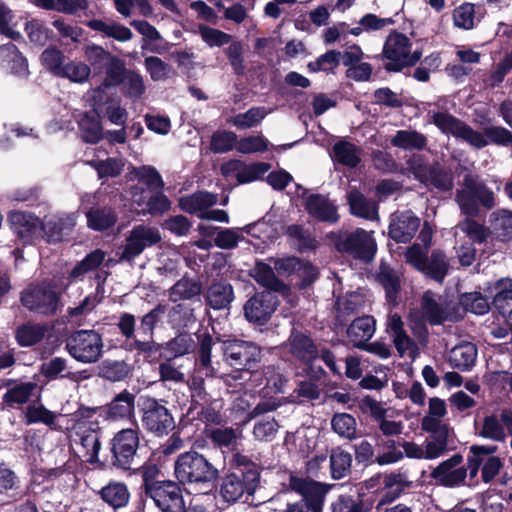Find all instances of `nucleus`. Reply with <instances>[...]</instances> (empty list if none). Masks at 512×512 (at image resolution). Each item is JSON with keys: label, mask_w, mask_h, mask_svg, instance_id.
<instances>
[{"label": "nucleus", "mask_w": 512, "mask_h": 512, "mask_svg": "<svg viewBox=\"0 0 512 512\" xmlns=\"http://www.w3.org/2000/svg\"><path fill=\"white\" fill-rule=\"evenodd\" d=\"M331 426L341 437L352 439L356 433V420L348 413H337L331 419Z\"/></svg>", "instance_id": "nucleus-58"}, {"label": "nucleus", "mask_w": 512, "mask_h": 512, "mask_svg": "<svg viewBox=\"0 0 512 512\" xmlns=\"http://www.w3.org/2000/svg\"><path fill=\"white\" fill-rule=\"evenodd\" d=\"M352 455L340 447L331 451L330 469L331 476L335 480H340L348 476L351 472Z\"/></svg>", "instance_id": "nucleus-45"}, {"label": "nucleus", "mask_w": 512, "mask_h": 512, "mask_svg": "<svg viewBox=\"0 0 512 512\" xmlns=\"http://www.w3.org/2000/svg\"><path fill=\"white\" fill-rule=\"evenodd\" d=\"M455 200L461 212L471 218L478 217L481 208L489 211L496 205L492 189L478 174L472 172L464 175L461 187L456 191Z\"/></svg>", "instance_id": "nucleus-5"}, {"label": "nucleus", "mask_w": 512, "mask_h": 512, "mask_svg": "<svg viewBox=\"0 0 512 512\" xmlns=\"http://www.w3.org/2000/svg\"><path fill=\"white\" fill-rule=\"evenodd\" d=\"M379 283L385 290L386 300L394 305L397 304V297L401 290L400 279L389 267H381L378 274Z\"/></svg>", "instance_id": "nucleus-47"}, {"label": "nucleus", "mask_w": 512, "mask_h": 512, "mask_svg": "<svg viewBox=\"0 0 512 512\" xmlns=\"http://www.w3.org/2000/svg\"><path fill=\"white\" fill-rule=\"evenodd\" d=\"M0 68L20 77L28 75L26 58L11 43L0 46Z\"/></svg>", "instance_id": "nucleus-27"}, {"label": "nucleus", "mask_w": 512, "mask_h": 512, "mask_svg": "<svg viewBox=\"0 0 512 512\" xmlns=\"http://www.w3.org/2000/svg\"><path fill=\"white\" fill-rule=\"evenodd\" d=\"M270 167V164L266 162H255L249 165L243 164L242 169L236 175V179L240 184L253 182L260 179Z\"/></svg>", "instance_id": "nucleus-61"}, {"label": "nucleus", "mask_w": 512, "mask_h": 512, "mask_svg": "<svg viewBox=\"0 0 512 512\" xmlns=\"http://www.w3.org/2000/svg\"><path fill=\"white\" fill-rule=\"evenodd\" d=\"M279 305V299L271 291L256 292L244 304V317L249 323L264 326Z\"/></svg>", "instance_id": "nucleus-16"}, {"label": "nucleus", "mask_w": 512, "mask_h": 512, "mask_svg": "<svg viewBox=\"0 0 512 512\" xmlns=\"http://www.w3.org/2000/svg\"><path fill=\"white\" fill-rule=\"evenodd\" d=\"M266 116V110L264 107H252L245 113H239L230 119L232 123L238 129H248L256 126Z\"/></svg>", "instance_id": "nucleus-56"}, {"label": "nucleus", "mask_w": 512, "mask_h": 512, "mask_svg": "<svg viewBox=\"0 0 512 512\" xmlns=\"http://www.w3.org/2000/svg\"><path fill=\"white\" fill-rule=\"evenodd\" d=\"M413 43L399 32H391L383 46L384 66L389 71H400L414 65L422 56L421 51L412 50Z\"/></svg>", "instance_id": "nucleus-13"}, {"label": "nucleus", "mask_w": 512, "mask_h": 512, "mask_svg": "<svg viewBox=\"0 0 512 512\" xmlns=\"http://www.w3.org/2000/svg\"><path fill=\"white\" fill-rule=\"evenodd\" d=\"M347 203L349 205L350 213L356 217L366 220H374L378 218L377 204L369 200L357 189H352L348 192Z\"/></svg>", "instance_id": "nucleus-30"}, {"label": "nucleus", "mask_w": 512, "mask_h": 512, "mask_svg": "<svg viewBox=\"0 0 512 512\" xmlns=\"http://www.w3.org/2000/svg\"><path fill=\"white\" fill-rule=\"evenodd\" d=\"M25 423L27 425L42 423L51 426L55 423V415L40 402H32L25 409Z\"/></svg>", "instance_id": "nucleus-50"}, {"label": "nucleus", "mask_w": 512, "mask_h": 512, "mask_svg": "<svg viewBox=\"0 0 512 512\" xmlns=\"http://www.w3.org/2000/svg\"><path fill=\"white\" fill-rule=\"evenodd\" d=\"M39 372L48 381L65 379V374L69 372L67 360L58 356L53 357L41 363Z\"/></svg>", "instance_id": "nucleus-52"}, {"label": "nucleus", "mask_w": 512, "mask_h": 512, "mask_svg": "<svg viewBox=\"0 0 512 512\" xmlns=\"http://www.w3.org/2000/svg\"><path fill=\"white\" fill-rule=\"evenodd\" d=\"M372 234L373 232H368L363 228H356L352 232H331L329 238L338 252L369 263L377 252V244Z\"/></svg>", "instance_id": "nucleus-10"}, {"label": "nucleus", "mask_w": 512, "mask_h": 512, "mask_svg": "<svg viewBox=\"0 0 512 512\" xmlns=\"http://www.w3.org/2000/svg\"><path fill=\"white\" fill-rule=\"evenodd\" d=\"M224 360L239 371L257 372L261 367L262 349L255 342L240 339L224 340L221 343Z\"/></svg>", "instance_id": "nucleus-12"}, {"label": "nucleus", "mask_w": 512, "mask_h": 512, "mask_svg": "<svg viewBox=\"0 0 512 512\" xmlns=\"http://www.w3.org/2000/svg\"><path fill=\"white\" fill-rule=\"evenodd\" d=\"M260 485V469L248 456L239 452L232 454L227 471L221 477L220 495L227 503L242 498L247 502Z\"/></svg>", "instance_id": "nucleus-2"}, {"label": "nucleus", "mask_w": 512, "mask_h": 512, "mask_svg": "<svg viewBox=\"0 0 512 512\" xmlns=\"http://www.w3.org/2000/svg\"><path fill=\"white\" fill-rule=\"evenodd\" d=\"M10 221L14 233L23 245H31L42 238V221L29 212H13Z\"/></svg>", "instance_id": "nucleus-19"}, {"label": "nucleus", "mask_w": 512, "mask_h": 512, "mask_svg": "<svg viewBox=\"0 0 512 512\" xmlns=\"http://www.w3.org/2000/svg\"><path fill=\"white\" fill-rule=\"evenodd\" d=\"M86 25L92 30L101 32L104 36L113 38L119 42L129 41L133 36L132 31L128 27L110 19H92L89 20Z\"/></svg>", "instance_id": "nucleus-36"}, {"label": "nucleus", "mask_w": 512, "mask_h": 512, "mask_svg": "<svg viewBox=\"0 0 512 512\" xmlns=\"http://www.w3.org/2000/svg\"><path fill=\"white\" fill-rule=\"evenodd\" d=\"M142 426L157 437L168 435L175 427V420L167 407V401L142 396L139 402Z\"/></svg>", "instance_id": "nucleus-11"}, {"label": "nucleus", "mask_w": 512, "mask_h": 512, "mask_svg": "<svg viewBox=\"0 0 512 512\" xmlns=\"http://www.w3.org/2000/svg\"><path fill=\"white\" fill-rule=\"evenodd\" d=\"M194 336L199 363L203 368H208L211 366L212 347L216 344L221 345L223 341L219 337H213L208 327H201L194 333Z\"/></svg>", "instance_id": "nucleus-38"}, {"label": "nucleus", "mask_w": 512, "mask_h": 512, "mask_svg": "<svg viewBox=\"0 0 512 512\" xmlns=\"http://www.w3.org/2000/svg\"><path fill=\"white\" fill-rule=\"evenodd\" d=\"M407 166L415 180L431 193L449 194L454 189L452 168L439 161L428 163L424 156L416 154L407 160Z\"/></svg>", "instance_id": "nucleus-7"}, {"label": "nucleus", "mask_w": 512, "mask_h": 512, "mask_svg": "<svg viewBox=\"0 0 512 512\" xmlns=\"http://www.w3.org/2000/svg\"><path fill=\"white\" fill-rule=\"evenodd\" d=\"M433 123L442 133L461 139L477 149L486 147L489 142L502 146L512 144V132L504 127H486L482 134L447 112L434 113Z\"/></svg>", "instance_id": "nucleus-3"}, {"label": "nucleus", "mask_w": 512, "mask_h": 512, "mask_svg": "<svg viewBox=\"0 0 512 512\" xmlns=\"http://www.w3.org/2000/svg\"><path fill=\"white\" fill-rule=\"evenodd\" d=\"M66 349L78 362L95 363L103 353L102 336L95 330L74 331L66 340Z\"/></svg>", "instance_id": "nucleus-14"}, {"label": "nucleus", "mask_w": 512, "mask_h": 512, "mask_svg": "<svg viewBox=\"0 0 512 512\" xmlns=\"http://www.w3.org/2000/svg\"><path fill=\"white\" fill-rule=\"evenodd\" d=\"M211 442L219 448L234 450L237 445V430L232 427L213 428L207 433Z\"/></svg>", "instance_id": "nucleus-55"}, {"label": "nucleus", "mask_w": 512, "mask_h": 512, "mask_svg": "<svg viewBox=\"0 0 512 512\" xmlns=\"http://www.w3.org/2000/svg\"><path fill=\"white\" fill-rule=\"evenodd\" d=\"M20 300L29 311L46 317L57 315L63 308L62 289L50 278L30 284L21 292Z\"/></svg>", "instance_id": "nucleus-6"}, {"label": "nucleus", "mask_w": 512, "mask_h": 512, "mask_svg": "<svg viewBox=\"0 0 512 512\" xmlns=\"http://www.w3.org/2000/svg\"><path fill=\"white\" fill-rule=\"evenodd\" d=\"M286 346L288 353L302 366L321 359L334 375H341L334 352L326 346L317 345L308 332L292 328Z\"/></svg>", "instance_id": "nucleus-9"}, {"label": "nucleus", "mask_w": 512, "mask_h": 512, "mask_svg": "<svg viewBox=\"0 0 512 512\" xmlns=\"http://www.w3.org/2000/svg\"><path fill=\"white\" fill-rule=\"evenodd\" d=\"M375 320L372 316H362L354 319L347 329V335L359 348L366 343L374 334Z\"/></svg>", "instance_id": "nucleus-37"}, {"label": "nucleus", "mask_w": 512, "mask_h": 512, "mask_svg": "<svg viewBox=\"0 0 512 512\" xmlns=\"http://www.w3.org/2000/svg\"><path fill=\"white\" fill-rule=\"evenodd\" d=\"M252 277L259 285L266 288L264 291L275 294L285 289L284 282L275 275L273 268L263 261L256 262Z\"/></svg>", "instance_id": "nucleus-40"}, {"label": "nucleus", "mask_w": 512, "mask_h": 512, "mask_svg": "<svg viewBox=\"0 0 512 512\" xmlns=\"http://www.w3.org/2000/svg\"><path fill=\"white\" fill-rule=\"evenodd\" d=\"M80 443L86 450L87 462L91 464L98 463L101 442L97 431L93 429L85 431L81 436Z\"/></svg>", "instance_id": "nucleus-59"}, {"label": "nucleus", "mask_w": 512, "mask_h": 512, "mask_svg": "<svg viewBox=\"0 0 512 512\" xmlns=\"http://www.w3.org/2000/svg\"><path fill=\"white\" fill-rule=\"evenodd\" d=\"M174 475L183 485L211 491L220 478L219 470L201 453L190 450L179 454L174 463Z\"/></svg>", "instance_id": "nucleus-4"}, {"label": "nucleus", "mask_w": 512, "mask_h": 512, "mask_svg": "<svg viewBox=\"0 0 512 512\" xmlns=\"http://www.w3.org/2000/svg\"><path fill=\"white\" fill-rule=\"evenodd\" d=\"M391 145L403 150L421 151L427 145V138L416 130H399L391 139Z\"/></svg>", "instance_id": "nucleus-41"}, {"label": "nucleus", "mask_w": 512, "mask_h": 512, "mask_svg": "<svg viewBox=\"0 0 512 512\" xmlns=\"http://www.w3.org/2000/svg\"><path fill=\"white\" fill-rule=\"evenodd\" d=\"M217 195L206 190H199L179 199V208L189 214L205 212L217 203Z\"/></svg>", "instance_id": "nucleus-32"}, {"label": "nucleus", "mask_w": 512, "mask_h": 512, "mask_svg": "<svg viewBox=\"0 0 512 512\" xmlns=\"http://www.w3.org/2000/svg\"><path fill=\"white\" fill-rule=\"evenodd\" d=\"M198 33L203 42L209 47H221L230 42L231 36L216 28L207 25H199Z\"/></svg>", "instance_id": "nucleus-62"}, {"label": "nucleus", "mask_w": 512, "mask_h": 512, "mask_svg": "<svg viewBox=\"0 0 512 512\" xmlns=\"http://www.w3.org/2000/svg\"><path fill=\"white\" fill-rule=\"evenodd\" d=\"M202 294L201 281L195 277H189L187 273L169 289V296L173 302L199 300Z\"/></svg>", "instance_id": "nucleus-28"}, {"label": "nucleus", "mask_w": 512, "mask_h": 512, "mask_svg": "<svg viewBox=\"0 0 512 512\" xmlns=\"http://www.w3.org/2000/svg\"><path fill=\"white\" fill-rule=\"evenodd\" d=\"M421 309L425 319L431 325H441L446 320L444 308L433 298L430 291L423 294Z\"/></svg>", "instance_id": "nucleus-48"}, {"label": "nucleus", "mask_w": 512, "mask_h": 512, "mask_svg": "<svg viewBox=\"0 0 512 512\" xmlns=\"http://www.w3.org/2000/svg\"><path fill=\"white\" fill-rule=\"evenodd\" d=\"M341 61V53L335 50H330L325 54L318 57L315 61L308 64V69L311 72L333 71Z\"/></svg>", "instance_id": "nucleus-63"}, {"label": "nucleus", "mask_w": 512, "mask_h": 512, "mask_svg": "<svg viewBox=\"0 0 512 512\" xmlns=\"http://www.w3.org/2000/svg\"><path fill=\"white\" fill-rule=\"evenodd\" d=\"M45 328L38 324H23L17 328L15 338L22 347L38 344L44 338Z\"/></svg>", "instance_id": "nucleus-49"}, {"label": "nucleus", "mask_w": 512, "mask_h": 512, "mask_svg": "<svg viewBox=\"0 0 512 512\" xmlns=\"http://www.w3.org/2000/svg\"><path fill=\"white\" fill-rule=\"evenodd\" d=\"M205 304L213 310L229 309L235 299L232 284L224 278H215L203 289Z\"/></svg>", "instance_id": "nucleus-22"}, {"label": "nucleus", "mask_w": 512, "mask_h": 512, "mask_svg": "<svg viewBox=\"0 0 512 512\" xmlns=\"http://www.w3.org/2000/svg\"><path fill=\"white\" fill-rule=\"evenodd\" d=\"M506 427L501 421V414L495 413L486 415L481 427L477 430V435L495 442H504L506 439Z\"/></svg>", "instance_id": "nucleus-42"}, {"label": "nucleus", "mask_w": 512, "mask_h": 512, "mask_svg": "<svg viewBox=\"0 0 512 512\" xmlns=\"http://www.w3.org/2000/svg\"><path fill=\"white\" fill-rule=\"evenodd\" d=\"M100 115L96 108L80 114L78 126L85 143L96 144L103 138Z\"/></svg>", "instance_id": "nucleus-29"}, {"label": "nucleus", "mask_w": 512, "mask_h": 512, "mask_svg": "<svg viewBox=\"0 0 512 512\" xmlns=\"http://www.w3.org/2000/svg\"><path fill=\"white\" fill-rule=\"evenodd\" d=\"M190 392H191V401L190 406L187 410V413L183 415L181 419V423L186 426L189 422L195 419V417L190 418V415L194 410L208 403L209 394L205 389V381L202 378H193L192 382L189 384Z\"/></svg>", "instance_id": "nucleus-43"}, {"label": "nucleus", "mask_w": 512, "mask_h": 512, "mask_svg": "<svg viewBox=\"0 0 512 512\" xmlns=\"http://www.w3.org/2000/svg\"><path fill=\"white\" fill-rule=\"evenodd\" d=\"M141 431L138 427L123 428L109 441L104 463L113 470L130 473L138 459Z\"/></svg>", "instance_id": "nucleus-8"}, {"label": "nucleus", "mask_w": 512, "mask_h": 512, "mask_svg": "<svg viewBox=\"0 0 512 512\" xmlns=\"http://www.w3.org/2000/svg\"><path fill=\"white\" fill-rule=\"evenodd\" d=\"M332 152L334 161L350 168L357 167L361 161L357 146L349 141L336 142L332 147Z\"/></svg>", "instance_id": "nucleus-44"}, {"label": "nucleus", "mask_w": 512, "mask_h": 512, "mask_svg": "<svg viewBox=\"0 0 512 512\" xmlns=\"http://www.w3.org/2000/svg\"><path fill=\"white\" fill-rule=\"evenodd\" d=\"M161 240L162 236L158 228L144 224L135 225L125 238V244L120 253V260L132 262L145 249L157 245Z\"/></svg>", "instance_id": "nucleus-15"}, {"label": "nucleus", "mask_w": 512, "mask_h": 512, "mask_svg": "<svg viewBox=\"0 0 512 512\" xmlns=\"http://www.w3.org/2000/svg\"><path fill=\"white\" fill-rule=\"evenodd\" d=\"M42 238L48 243L61 242L72 231L73 224L67 218L52 217L41 224Z\"/></svg>", "instance_id": "nucleus-39"}, {"label": "nucleus", "mask_w": 512, "mask_h": 512, "mask_svg": "<svg viewBox=\"0 0 512 512\" xmlns=\"http://www.w3.org/2000/svg\"><path fill=\"white\" fill-rule=\"evenodd\" d=\"M135 400L136 395L124 389L100 407L99 415L108 421L131 420L135 417Z\"/></svg>", "instance_id": "nucleus-18"}, {"label": "nucleus", "mask_w": 512, "mask_h": 512, "mask_svg": "<svg viewBox=\"0 0 512 512\" xmlns=\"http://www.w3.org/2000/svg\"><path fill=\"white\" fill-rule=\"evenodd\" d=\"M91 73L90 66L81 61H72L67 63L60 75L77 83H83L88 80Z\"/></svg>", "instance_id": "nucleus-64"}, {"label": "nucleus", "mask_w": 512, "mask_h": 512, "mask_svg": "<svg viewBox=\"0 0 512 512\" xmlns=\"http://www.w3.org/2000/svg\"><path fill=\"white\" fill-rule=\"evenodd\" d=\"M106 65V75L102 84L104 88L117 86L125 80V64L121 59L113 56Z\"/></svg>", "instance_id": "nucleus-60"}, {"label": "nucleus", "mask_w": 512, "mask_h": 512, "mask_svg": "<svg viewBox=\"0 0 512 512\" xmlns=\"http://www.w3.org/2000/svg\"><path fill=\"white\" fill-rule=\"evenodd\" d=\"M420 226V219L411 210L396 212L389 224V237L397 243H409Z\"/></svg>", "instance_id": "nucleus-20"}, {"label": "nucleus", "mask_w": 512, "mask_h": 512, "mask_svg": "<svg viewBox=\"0 0 512 512\" xmlns=\"http://www.w3.org/2000/svg\"><path fill=\"white\" fill-rule=\"evenodd\" d=\"M42 387L36 382H20L9 387L2 396V403L8 408H16L29 402H41Z\"/></svg>", "instance_id": "nucleus-23"}, {"label": "nucleus", "mask_w": 512, "mask_h": 512, "mask_svg": "<svg viewBox=\"0 0 512 512\" xmlns=\"http://www.w3.org/2000/svg\"><path fill=\"white\" fill-rule=\"evenodd\" d=\"M98 377L110 381H125L132 373L133 366L125 360L104 359L97 366Z\"/></svg>", "instance_id": "nucleus-31"}, {"label": "nucleus", "mask_w": 512, "mask_h": 512, "mask_svg": "<svg viewBox=\"0 0 512 512\" xmlns=\"http://www.w3.org/2000/svg\"><path fill=\"white\" fill-rule=\"evenodd\" d=\"M88 164L97 172L99 179L118 177L124 166L120 159L114 157H108L105 160H91Z\"/></svg>", "instance_id": "nucleus-53"}, {"label": "nucleus", "mask_w": 512, "mask_h": 512, "mask_svg": "<svg viewBox=\"0 0 512 512\" xmlns=\"http://www.w3.org/2000/svg\"><path fill=\"white\" fill-rule=\"evenodd\" d=\"M410 259L417 270L430 279L442 284L449 271V261L446 254L439 249L432 250L429 256L420 251L411 253Z\"/></svg>", "instance_id": "nucleus-17"}, {"label": "nucleus", "mask_w": 512, "mask_h": 512, "mask_svg": "<svg viewBox=\"0 0 512 512\" xmlns=\"http://www.w3.org/2000/svg\"><path fill=\"white\" fill-rule=\"evenodd\" d=\"M289 486L293 491L301 495V499L299 501H311L316 505L319 500H325L329 489L325 484L294 475L290 476Z\"/></svg>", "instance_id": "nucleus-25"}, {"label": "nucleus", "mask_w": 512, "mask_h": 512, "mask_svg": "<svg viewBox=\"0 0 512 512\" xmlns=\"http://www.w3.org/2000/svg\"><path fill=\"white\" fill-rule=\"evenodd\" d=\"M459 304L465 311H469L477 315H484L490 310V303L487 297L477 291L460 294Z\"/></svg>", "instance_id": "nucleus-51"}, {"label": "nucleus", "mask_w": 512, "mask_h": 512, "mask_svg": "<svg viewBox=\"0 0 512 512\" xmlns=\"http://www.w3.org/2000/svg\"><path fill=\"white\" fill-rule=\"evenodd\" d=\"M85 216L88 228L99 232L112 228L118 220L116 211L111 207H91Z\"/></svg>", "instance_id": "nucleus-35"}, {"label": "nucleus", "mask_w": 512, "mask_h": 512, "mask_svg": "<svg viewBox=\"0 0 512 512\" xmlns=\"http://www.w3.org/2000/svg\"><path fill=\"white\" fill-rule=\"evenodd\" d=\"M237 135L232 131H216L211 136L210 150L213 153H226L237 146Z\"/></svg>", "instance_id": "nucleus-57"}, {"label": "nucleus", "mask_w": 512, "mask_h": 512, "mask_svg": "<svg viewBox=\"0 0 512 512\" xmlns=\"http://www.w3.org/2000/svg\"><path fill=\"white\" fill-rule=\"evenodd\" d=\"M196 340L194 334L187 332L179 333L176 337L167 342V349L174 356H183L185 354L196 352Z\"/></svg>", "instance_id": "nucleus-54"}, {"label": "nucleus", "mask_w": 512, "mask_h": 512, "mask_svg": "<svg viewBox=\"0 0 512 512\" xmlns=\"http://www.w3.org/2000/svg\"><path fill=\"white\" fill-rule=\"evenodd\" d=\"M492 306L505 318L512 320V280L502 278L494 285Z\"/></svg>", "instance_id": "nucleus-34"}, {"label": "nucleus", "mask_w": 512, "mask_h": 512, "mask_svg": "<svg viewBox=\"0 0 512 512\" xmlns=\"http://www.w3.org/2000/svg\"><path fill=\"white\" fill-rule=\"evenodd\" d=\"M430 477L439 486L447 488L459 487L465 484L467 469H465V466H460L457 469H449L444 472L432 470Z\"/></svg>", "instance_id": "nucleus-46"}, {"label": "nucleus", "mask_w": 512, "mask_h": 512, "mask_svg": "<svg viewBox=\"0 0 512 512\" xmlns=\"http://www.w3.org/2000/svg\"><path fill=\"white\" fill-rule=\"evenodd\" d=\"M476 358V345L465 341L450 350L448 360L453 368L460 371H468L475 365Z\"/></svg>", "instance_id": "nucleus-33"}, {"label": "nucleus", "mask_w": 512, "mask_h": 512, "mask_svg": "<svg viewBox=\"0 0 512 512\" xmlns=\"http://www.w3.org/2000/svg\"><path fill=\"white\" fill-rule=\"evenodd\" d=\"M376 503L374 494H340L331 503V512H373Z\"/></svg>", "instance_id": "nucleus-24"}, {"label": "nucleus", "mask_w": 512, "mask_h": 512, "mask_svg": "<svg viewBox=\"0 0 512 512\" xmlns=\"http://www.w3.org/2000/svg\"><path fill=\"white\" fill-rule=\"evenodd\" d=\"M101 500L114 511L128 506L131 494L126 483L110 480L99 492Z\"/></svg>", "instance_id": "nucleus-26"}, {"label": "nucleus", "mask_w": 512, "mask_h": 512, "mask_svg": "<svg viewBox=\"0 0 512 512\" xmlns=\"http://www.w3.org/2000/svg\"><path fill=\"white\" fill-rule=\"evenodd\" d=\"M134 473L141 477V493L159 512H187L183 485L178 480L166 479L159 465L145 462Z\"/></svg>", "instance_id": "nucleus-1"}, {"label": "nucleus", "mask_w": 512, "mask_h": 512, "mask_svg": "<svg viewBox=\"0 0 512 512\" xmlns=\"http://www.w3.org/2000/svg\"><path fill=\"white\" fill-rule=\"evenodd\" d=\"M304 208L308 215L317 222L335 224L340 218L338 207L324 194L308 195L304 200Z\"/></svg>", "instance_id": "nucleus-21"}]
</instances>
